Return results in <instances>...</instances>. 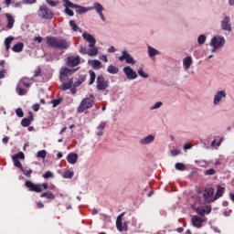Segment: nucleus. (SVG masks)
I'll use <instances>...</instances> for the list:
<instances>
[{"mask_svg":"<svg viewBox=\"0 0 234 234\" xmlns=\"http://www.w3.org/2000/svg\"><path fill=\"white\" fill-rule=\"evenodd\" d=\"M196 212L197 213V215H200V217L209 215V213H211V206H207L205 207H197L196 208Z\"/></svg>","mask_w":234,"mask_h":234,"instance_id":"obj_20","label":"nucleus"},{"mask_svg":"<svg viewBox=\"0 0 234 234\" xmlns=\"http://www.w3.org/2000/svg\"><path fill=\"white\" fill-rule=\"evenodd\" d=\"M203 198L206 204H211V202H215V200H217V198L215 197V188H206L203 193Z\"/></svg>","mask_w":234,"mask_h":234,"instance_id":"obj_7","label":"nucleus"},{"mask_svg":"<svg viewBox=\"0 0 234 234\" xmlns=\"http://www.w3.org/2000/svg\"><path fill=\"white\" fill-rule=\"evenodd\" d=\"M76 70H78V69H70L67 67H62L59 69V80L61 81V83H65V81L70 80V79H69V77L72 76V74H74V72H76Z\"/></svg>","mask_w":234,"mask_h":234,"instance_id":"obj_5","label":"nucleus"},{"mask_svg":"<svg viewBox=\"0 0 234 234\" xmlns=\"http://www.w3.org/2000/svg\"><path fill=\"white\" fill-rule=\"evenodd\" d=\"M41 76V69L37 68L35 71H34V78H37Z\"/></svg>","mask_w":234,"mask_h":234,"instance_id":"obj_55","label":"nucleus"},{"mask_svg":"<svg viewBox=\"0 0 234 234\" xmlns=\"http://www.w3.org/2000/svg\"><path fill=\"white\" fill-rule=\"evenodd\" d=\"M12 160H25V153L19 152L12 156Z\"/></svg>","mask_w":234,"mask_h":234,"instance_id":"obj_40","label":"nucleus"},{"mask_svg":"<svg viewBox=\"0 0 234 234\" xmlns=\"http://www.w3.org/2000/svg\"><path fill=\"white\" fill-rule=\"evenodd\" d=\"M162 105H164V102L157 101L150 107V111H156V110L160 109V107H162Z\"/></svg>","mask_w":234,"mask_h":234,"instance_id":"obj_43","label":"nucleus"},{"mask_svg":"<svg viewBox=\"0 0 234 234\" xmlns=\"http://www.w3.org/2000/svg\"><path fill=\"white\" fill-rule=\"evenodd\" d=\"M33 41H37V43H42L43 37H35Z\"/></svg>","mask_w":234,"mask_h":234,"instance_id":"obj_58","label":"nucleus"},{"mask_svg":"<svg viewBox=\"0 0 234 234\" xmlns=\"http://www.w3.org/2000/svg\"><path fill=\"white\" fill-rule=\"evenodd\" d=\"M67 162H69V164H77L78 162V154L75 153H70L67 155Z\"/></svg>","mask_w":234,"mask_h":234,"instance_id":"obj_26","label":"nucleus"},{"mask_svg":"<svg viewBox=\"0 0 234 234\" xmlns=\"http://www.w3.org/2000/svg\"><path fill=\"white\" fill-rule=\"evenodd\" d=\"M191 223L194 226V228H202V224L204 223V218L198 217V216H192L191 218Z\"/></svg>","mask_w":234,"mask_h":234,"instance_id":"obj_19","label":"nucleus"},{"mask_svg":"<svg viewBox=\"0 0 234 234\" xmlns=\"http://www.w3.org/2000/svg\"><path fill=\"white\" fill-rule=\"evenodd\" d=\"M105 125H107V122H101L98 126H97V132L96 134L97 136H102L103 135V129H105Z\"/></svg>","mask_w":234,"mask_h":234,"instance_id":"obj_30","label":"nucleus"},{"mask_svg":"<svg viewBox=\"0 0 234 234\" xmlns=\"http://www.w3.org/2000/svg\"><path fill=\"white\" fill-rule=\"evenodd\" d=\"M37 207H38V209H43V207H45V205H43V203H41V201H37Z\"/></svg>","mask_w":234,"mask_h":234,"instance_id":"obj_59","label":"nucleus"},{"mask_svg":"<svg viewBox=\"0 0 234 234\" xmlns=\"http://www.w3.org/2000/svg\"><path fill=\"white\" fill-rule=\"evenodd\" d=\"M217 174V171L213 168H209L207 169L206 172H205V175L207 176H211V175H216Z\"/></svg>","mask_w":234,"mask_h":234,"instance_id":"obj_48","label":"nucleus"},{"mask_svg":"<svg viewBox=\"0 0 234 234\" xmlns=\"http://www.w3.org/2000/svg\"><path fill=\"white\" fill-rule=\"evenodd\" d=\"M148 56L149 58H153L154 56H160V51H158L156 48L148 46L147 47Z\"/></svg>","mask_w":234,"mask_h":234,"instance_id":"obj_28","label":"nucleus"},{"mask_svg":"<svg viewBox=\"0 0 234 234\" xmlns=\"http://www.w3.org/2000/svg\"><path fill=\"white\" fill-rule=\"evenodd\" d=\"M137 74L138 76H140V78H144V80H147L149 78V75L144 71V68H139L137 70Z\"/></svg>","mask_w":234,"mask_h":234,"instance_id":"obj_39","label":"nucleus"},{"mask_svg":"<svg viewBox=\"0 0 234 234\" xmlns=\"http://www.w3.org/2000/svg\"><path fill=\"white\" fill-rule=\"evenodd\" d=\"M127 80H136L138 78V73L131 68V66H126L122 69Z\"/></svg>","mask_w":234,"mask_h":234,"instance_id":"obj_15","label":"nucleus"},{"mask_svg":"<svg viewBox=\"0 0 234 234\" xmlns=\"http://www.w3.org/2000/svg\"><path fill=\"white\" fill-rule=\"evenodd\" d=\"M91 67L95 70H100V69H101V61L96 59L91 60Z\"/></svg>","mask_w":234,"mask_h":234,"instance_id":"obj_38","label":"nucleus"},{"mask_svg":"<svg viewBox=\"0 0 234 234\" xmlns=\"http://www.w3.org/2000/svg\"><path fill=\"white\" fill-rule=\"evenodd\" d=\"M32 122H34V115H32V112H31L28 118H24L21 121V125L22 127H28L30 123H32Z\"/></svg>","mask_w":234,"mask_h":234,"instance_id":"obj_27","label":"nucleus"},{"mask_svg":"<svg viewBox=\"0 0 234 234\" xmlns=\"http://www.w3.org/2000/svg\"><path fill=\"white\" fill-rule=\"evenodd\" d=\"M68 6H70V8H74L76 14L79 15L87 14V12H90V10H92V6L85 7L69 2L68 3Z\"/></svg>","mask_w":234,"mask_h":234,"instance_id":"obj_13","label":"nucleus"},{"mask_svg":"<svg viewBox=\"0 0 234 234\" xmlns=\"http://www.w3.org/2000/svg\"><path fill=\"white\" fill-rule=\"evenodd\" d=\"M63 178H72L74 176V171L67 170L62 175Z\"/></svg>","mask_w":234,"mask_h":234,"instance_id":"obj_44","label":"nucleus"},{"mask_svg":"<svg viewBox=\"0 0 234 234\" xmlns=\"http://www.w3.org/2000/svg\"><path fill=\"white\" fill-rule=\"evenodd\" d=\"M211 147H220V141L217 143V140H213L211 143Z\"/></svg>","mask_w":234,"mask_h":234,"instance_id":"obj_56","label":"nucleus"},{"mask_svg":"<svg viewBox=\"0 0 234 234\" xmlns=\"http://www.w3.org/2000/svg\"><path fill=\"white\" fill-rule=\"evenodd\" d=\"M224 191H226V188L223 187L222 186H217V192L216 195L214 196L216 200H218L222 195H224Z\"/></svg>","mask_w":234,"mask_h":234,"instance_id":"obj_32","label":"nucleus"},{"mask_svg":"<svg viewBox=\"0 0 234 234\" xmlns=\"http://www.w3.org/2000/svg\"><path fill=\"white\" fill-rule=\"evenodd\" d=\"M84 81H85V80L82 79L81 80L76 81L74 85H75V87H80V85H81V83H83Z\"/></svg>","mask_w":234,"mask_h":234,"instance_id":"obj_64","label":"nucleus"},{"mask_svg":"<svg viewBox=\"0 0 234 234\" xmlns=\"http://www.w3.org/2000/svg\"><path fill=\"white\" fill-rule=\"evenodd\" d=\"M32 109L35 112H37V111H39V104H34L32 106Z\"/></svg>","mask_w":234,"mask_h":234,"instance_id":"obj_62","label":"nucleus"},{"mask_svg":"<svg viewBox=\"0 0 234 234\" xmlns=\"http://www.w3.org/2000/svg\"><path fill=\"white\" fill-rule=\"evenodd\" d=\"M82 37L84 41H86V43H89V48H87V47L85 46H80V54L94 58L99 52L98 48L96 47V38L94 37V36L87 32H84L82 34Z\"/></svg>","mask_w":234,"mask_h":234,"instance_id":"obj_1","label":"nucleus"},{"mask_svg":"<svg viewBox=\"0 0 234 234\" xmlns=\"http://www.w3.org/2000/svg\"><path fill=\"white\" fill-rule=\"evenodd\" d=\"M23 175H25V176H27L28 178H30V176H32V169H25V168H22L21 169Z\"/></svg>","mask_w":234,"mask_h":234,"instance_id":"obj_47","label":"nucleus"},{"mask_svg":"<svg viewBox=\"0 0 234 234\" xmlns=\"http://www.w3.org/2000/svg\"><path fill=\"white\" fill-rule=\"evenodd\" d=\"M107 72H109V74H118V72H120V69L116 66L110 65L107 68Z\"/></svg>","mask_w":234,"mask_h":234,"instance_id":"obj_37","label":"nucleus"},{"mask_svg":"<svg viewBox=\"0 0 234 234\" xmlns=\"http://www.w3.org/2000/svg\"><path fill=\"white\" fill-rule=\"evenodd\" d=\"M191 65H193V58L192 57H186L183 58V67L185 70H189L191 69Z\"/></svg>","mask_w":234,"mask_h":234,"instance_id":"obj_24","label":"nucleus"},{"mask_svg":"<svg viewBox=\"0 0 234 234\" xmlns=\"http://www.w3.org/2000/svg\"><path fill=\"white\" fill-rule=\"evenodd\" d=\"M18 84L21 85L22 87H25L26 89H28L30 85H32V82H30V79L28 78H22L19 80Z\"/></svg>","mask_w":234,"mask_h":234,"instance_id":"obj_29","label":"nucleus"},{"mask_svg":"<svg viewBox=\"0 0 234 234\" xmlns=\"http://www.w3.org/2000/svg\"><path fill=\"white\" fill-rule=\"evenodd\" d=\"M96 83L97 90H106L107 89H109L110 82L109 80H105V77H103V75H100L97 77Z\"/></svg>","mask_w":234,"mask_h":234,"instance_id":"obj_9","label":"nucleus"},{"mask_svg":"<svg viewBox=\"0 0 234 234\" xmlns=\"http://www.w3.org/2000/svg\"><path fill=\"white\" fill-rule=\"evenodd\" d=\"M224 45H226V38H224V37L216 36L212 37L210 41V47H212V48L220 49L224 47Z\"/></svg>","mask_w":234,"mask_h":234,"instance_id":"obj_8","label":"nucleus"},{"mask_svg":"<svg viewBox=\"0 0 234 234\" xmlns=\"http://www.w3.org/2000/svg\"><path fill=\"white\" fill-rule=\"evenodd\" d=\"M154 135L149 134L140 140L141 145H149L154 142Z\"/></svg>","mask_w":234,"mask_h":234,"instance_id":"obj_21","label":"nucleus"},{"mask_svg":"<svg viewBox=\"0 0 234 234\" xmlns=\"http://www.w3.org/2000/svg\"><path fill=\"white\" fill-rule=\"evenodd\" d=\"M81 63V58L80 56H69L67 58L66 65L69 67V69H74V67H78Z\"/></svg>","mask_w":234,"mask_h":234,"instance_id":"obj_12","label":"nucleus"},{"mask_svg":"<svg viewBox=\"0 0 234 234\" xmlns=\"http://www.w3.org/2000/svg\"><path fill=\"white\" fill-rule=\"evenodd\" d=\"M226 96H228L226 90H221L217 91L214 95L213 105H220L222 101H225Z\"/></svg>","mask_w":234,"mask_h":234,"instance_id":"obj_11","label":"nucleus"},{"mask_svg":"<svg viewBox=\"0 0 234 234\" xmlns=\"http://www.w3.org/2000/svg\"><path fill=\"white\" fill-rule=\"evenodd\" d=\"M25 186L27 187L28 191L34 193H43L45 189H48V184L47 183L34 184L32 181H26Z\"/></svg>","mask_w":234,"mask_h":234,"instance_id":"obj_4","label":"nucleus"},{"mask_svg":"<svg viewBox=\"0 0 234 234\" xmlns=\"http://www.w3.org/2000/svg\"><path fill=\"white\" fill-rule=\"evenodd\" d=\"M16 116H18V118H23V116H25V113L23 112V109L21 108H17L16 110Z\"/></svg>","mask_w":234,"mask_h":234,"instance_id":"obj_51","label":"nucleus"},{"mask_svg":"<svg viewBox=\"0 0 234 234\" xmlns=\"http://www.w3.org/2000/svg\"><path fill=\"white\" fill-rule=\"evenodd\" d=\"M15 37L12 36H9L6 37L4 41L5 50H10V45H12V41H14Z\"/></svg>","mask_w":234,"mask_h":234,"instance_id":"obj_35","label":"nucleus"},{"mask_svg":"<svg viewBox=\"0 0 234 234\" xmlns=\"http://www.w3.org/2000/svg\"><path fill=\"white\" fill-rule=\"evenodd\" d=\"M63 3H64V7H65L64 13L67 16H69V17H73L74 11H72L70 9L71 7L69 5V3H72V2H70V0H63Z\"/></svg>","mask_w":234,"mask_h":234,"instance_id":"obj_22","label":"nucleus"},{"mask_svg":"<svg viewBox=\"0 0 234 234\" xmlns=\"http://www.w3.org/2000/svg\"><path fill=\"white\" fill-rule=\"evenodd\" d=\"M175 167L177 171H186V165L183 163H176Z\"/></svg>","mask_w":234,"mask_h":234,"instance_id":"obj_45","label":"nucleus"},{"mask_svg":"<svg viewBox=\"0 0 234 234\" xmlns=\"http://www.w3.org/2000/svg\"><path fill=\"white\" fill-rule=\"evenodd\" d=\"M40 198H47L48 200H54L56 198V196L52 194L50 191L43 192L40 195Z\"/></svg>","mask_w":234,"mask_h":234,"instance_id":"obj_31","label":"nucleus"},{"mask_svg":"<svg viewBox=\"0 0 234 234\" xmlns=\"http://www.w3.org/2000/svg\"><path fill=\"white\" fill-rule=\"evenodd\" d=\"M37 16L41 19H52L54 17V13L47 5H40L37 10Z\"/></svg>","mask_w":234,"mask_h":234,"instance_id":"obj_6","label":"nucleus"},{"mask_svg":"<svg viewBox=\"0 0 234 234\" xmlns=\"http://www.w3.org/2000/svg\"><path fill=\"white\" fill-rule=\"evenodd\" d=\"M5 17L7 19L6 28L9 30L14 28V23H16L14 16L10 13H5Z\"/></svg>","mask_w":234,"mask_h":234,"instance_id":"obj_23","label":"nucleus"},{"mask_svg":"<svg viewBox=\"0 0 234 234\" xmlns=\"http://www.w3.org/2000/svg\"><path fill=\"white\" fill-rule=\"evenodd\" d=\"M72 83H74L72 79L68 80V82H63L62 85H61V90H69V89H72Z\"/></svg>","mask_w":234,"mask_h":234,"instance_id":"obj_34","label":"nucleus"},{"mask_svg":"<svg viewBox=\"0 0 234 234\" xmlns=\"http://www.w3.org/2000/svg\"><path fill=\"white\" fill-rule=\"evenodd\" d=\"M118 59L119 61H125L128 65H136V60L127 50H123Z\"/></svg>","mask_w":234,"mask_h":234,"instance_id":"obj_10","label":"nucleus"},{"mask_svg":"<svg viewBox=\"0 0 234 234\" xmlns=\"http://www.w3.org/2000/svg\"><path fill=\"white\" fill-rule=\"evenodd\" d=\"M69 27H71L73 32H80V33L83 32V30H81V28H80V27H78V25L76 24V22L74 20L69 21Z\"/></svg>","mask_w":234,"mask_h":234,"instance_id":"obj_36","label":"nucleus"},{"mask_svg":"<svg viewBox=\"0 0 234 234\" xmlns=\"http://www.w3.org/2000/svg\"><path fill=\"white\" fill-rule=\"evenodd\" d=\"M221 29L227 32H231V18L229 16L224 15L221 20Z\"/></svg>","mask_w":234,"mask_h":234,"instance_id":"obj_18","label":"nucleus"},{"mask_svg":"<svg viewBox=\"0 0 234 234\" xmlns=\"http://www.w3.org/2000/svg\"><path fill=\"white\" fill-rule=\"evenodd\" d=\"M5 74H6V70L1 69L0 70V80H3V78H5Z\"/></svg>","mask_w":234,"mask_h":234,"instance_id":"obj_61","label":"nucleus"},{"mask_svg":"<svg viewBox=\"0 0 234 234\" xmlns=\"http://www.w3.org/2000/svg\"><path fill=\"white\" fill-rule=\"evenodd\" d=\"M94 100L95 98L92 95H90V97L84 98L80 101V105L78 106L77 112H79V114H81L85 112V111H89V109H92V107H94V104L96 103Z\"/></svg>","mask_w":234,"mask_h":234,"instance_id":"obj_3","label":"nucleus"},{"mask_svg":"<svg viewBox=\"0 0 234 234\" xmlns=\"http://www.w3.org/2000/svg\"><path fill=\"white\" fill-rule=\"evenodd\" d=\"M62 99L58 98L56 100L51 101V103L53 105V107H58V105H59L61 103Z\"/></svg>","mask_w":234,"mask_h":234,"instance_id":"obj_52","label":"nucleus"},{"mask_svg":"<svg viewBox=\"0 0 234 234\" xmlns=\"http://www.w3.org/2000/svg\"><path fill=\"white\" fill-rule=\"evenodd\" d=\"M43 178H54V173H52L51 171H47L43 175Z\"/></svg>","mask_w":234,"mask_h":234,"instance_id":"obj_50","label":"nucleus"},{"mask_svg":"<svg viewBox=\"0 0 234 234\" xmlns=\"http://www.w3.org/2000/svg\"><path fill=\"white\" fill-rule=\"evenodd\" d=\"M25 47V44L23 42H18L15 46H13L12 50L13 52H23V48Z\"/></svg>","mask_w":234,"mask_h":234,"instance_id":"obj_33","label":"nucleus"},{"mask_svg":"<svg viewBox=\"0 0 234 234\" xmlns=\"http://www.w3.org/2000/svg\"><path fill=\"white\" fill-rule=\"evenodd\" d=\"M207 39V37L206 35H204V34L199 35L197 37L198 45H204V43H206Z\"/></svg>","mask_w":234,"mask_h":234,"instance_id":"obj_41","label":"nucleus"},{"mask_svg":"<svg viewBox=\"0 0 234 234\" xmlns=\"http://www.w3.org/2000/svg\"><path fill=\"white\" fill-rule=\"evenodd\" d=\"M92 10H95V12H97L98 16L101 17V21H103L105 23V15H103V11L105 10V8L103 7V5H101V4L95 2L93 4V6H91Z\"/></svg>","mask_w":234,"mask_h":234,"instance_id":"obj_16","label":"nucleus"},{"mask_svg":"<svg viewBox=\"0 0 234 234\" xmlns=\"http://www.w3.org/2000/svg\"><path fill=\"white\" fill-rule=\"evenodd\" d=\"M46 43L48 47H51V48H58L59 50L70 48V42L61 37H46Z\"/></svg>","mask_w":234,"mask_h":234,"instance_id":"obj_2","label":"nucleus"},{"mask_svg":"<svg viewBox=\"0 0 234 234\" xmlns=\"http://www.w3.org/2000/svg\"><path fill=\"white\" fill-rule=\"evenodd\" d=\"M37 158H43V159L47 158V150L38 151L37 154Z\"/></svg>","mask_w":234,"mask_h":234,"instance_id":"obj_46","label":"nucleus"},{"mask_svg":"<svg viewBox=\"0 0 234 234\" xmlns=\"http://www.w3.org/2000/svg\"><path fill=\"white\" fill-rule=\"evenodd\" d=\"M92 10H95V12H97L98 16L101 17V21H103L105 23V15H103V11L105 10V8L103 7V5H101V4L95 2L93 4V6H91Z\"/></svg>","mask_w":234,"mask_h":234,"instance_id":"obj_17","label":"nucleus"},{"mask_svg":"<svg viewBox=\"0 0 234 234\" xmlns=\"http://www.w3.org/2000/svg\"><path fill=\"white\" fill-rule=\"evenodd\" d=\"M125 216V212L121 213L116 219V229L118 231H127L129 229V227H127V223H122V219Z\"/></svg>","mask_w":234,"mask_h":234,"instance_id":"obj_14","label":"nucleus"},{"mask_svg":"<svg viewBox=\"0 0 234 234\" xmlns=\"http://www.w3.org/2000/svg\"><path fill=\"white\" fill-rule=\"evenodd\" d=\"M89 74H90L89 85H92L94 81H96V73L93 70H90Z\"/></svg>","mask_w":234,"mask_h":234,"instance_id":"obj_42","label":"nucleus"},{"mask_svg":"<svg viewBox=\"0 0 234 234\" xmlns=\"http://www.w3.org/2000/svg\"><path fill=\"white\" fill-rule=\"evenodd\" d=\"M28 92V89L25 86H22L21 84L16 85V93L18 96H25Z\"/></svg>","mask_w":234,"mask_h":234,"instance_id":"obj_25","label":"nucleus"},{"mask_svg":"<svg viewBox=\"0 0 234 234\" xmlns=\"http://www.w3.org/2000/svg\"><path fill=\"white\" fill-rule=\"evenodd\" d=\"M108 52L110 53H114L116 52V48H114V46H112L108 48Z\"/></svg>","mask_w":234,"mask_h":234,"instance_id":"obj_63","label":"nucleus"},{"mask_svg":"<svg viewBox=\"0 0 234 234\" xmlns=\"http://www.w3.org/2000/svg\"><path fill=\"white\" fill-rule=\"evenodd\" d=\"M181 151L178 149H174L170 152L171 156H178L180 154Z\"/></svg>","mask_w":234,"mask_h":234,"instance_id":"obj_53","label":"nucleus"},{"mask_svg":"<svg viewBox=\"0 0 234 234\" xmlns=\"http://www.w3.org/2000/svg\"><path fill=\"white\" fill-rule=\"evenodd\" d=\"M13 163L15 167H17L18 169H20V171L23 169V165L19 160H13Z\"/></svg>","mask_w":234,"mask_h":234,"instance_id":"obj_49","label":"nucleus"},{"mask_svg":"<svg viewBox=\"0 0 234 234\" xmlns=\"http://www.w3.org/2000/svg\"><path fill=\"white\" fill-rule=\"evenodd\" d=\"M100 59L104 61V63H109V58H107V55H102L100 57Z\"/></svg>","mask_w":234,"mask_h":234,"instance_id":"obj_57","label":"nucleus"},{"mask_svg":"<svg viewBox=\"0 0 234 234\" xmlns=\"http://www.w3.org/2000/svg\"><path fill=\"white\" fill-rule=\"evenodd\" d=\"M46 2L48 3V5H49V6H56V2H54L53 0H46Z\"/></svg>","mask_w":234,"mask_h":234,"instance_id":"obj_60","label":"nucleus"},{"mask_svg":"<svg viewBox=\"0 0 234 234\" xmlns=\"http://www.w3.org/2000/svg\"><path fill=\"white\" fill-rule=\"evenodd\" d=\"M24 5H34L35 3L37 2V0H22Z\"/></svg>","mask_w":234,"mask_h":234,"instance_id":"obj_54","label":"nucleus"}]
</instances>
